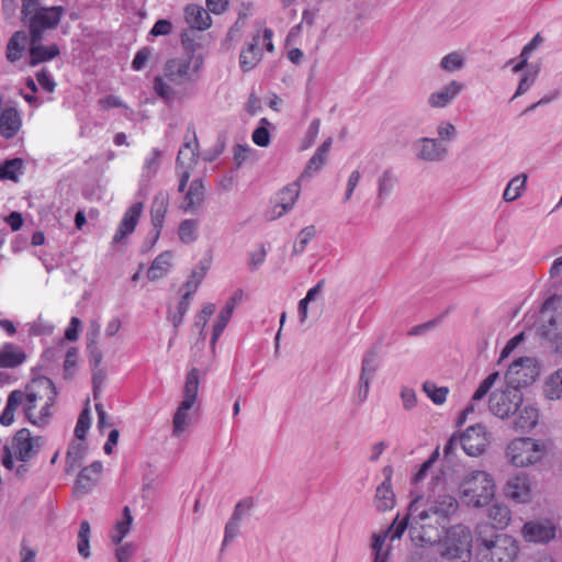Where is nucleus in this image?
I'll list each match as a JSON object with an SVG mask.
<instances>
[{"instance_id": "f257e3e1", "label": "nucleus", "mask_w": 562, "mask_h": 562, "mask_svg": "<svg viewBox=\"0 0 562 562\" xmlns=\"http://www.w3.org/2000/svg\"><path fill=\"white\" fill-rule=\"evenodd\" d=\"M459 510L458 499L447 492L446 482L436 476L431 480L429 494L416 497L409 505L414 526L412 539L420 547H432L440 540V526L449 521Z\"/></svg>"}, {"instance_id": "f03ea898", "label": "nucleus", "mask_w": 562, "mask_h": 562, "mask_svg": "<svg viewBox=\"0 0 562 562\" xmlns=\"http://www.w3.org/2000/svg\"><path fill=\"white\" fill-rule=\"evenodd\" d=\"M475 550L479 562H515L519 547L512 536L494 532L481 522L475 527Z\"/></svg>"}, {"instance_id": "7ed1b4c3", "label": "nucleus", "mask_w": 562, "mask_h": 562, "mask_svg": "<svg viewBox=\"0 0 562 562\" xmlns=\"http://www.w3.org/2000/svg\"><path fill=\"white\" fill-rule=\"evenodd\" d=\"M495 494V480L484 470L469 471L458 483L459 498L468 508L480 509L487 506L494 499Z\"/></svg>"}, {"instance_id": "20e7f679", "label": "nucleus", "mask_w": 562, "mask_h": 562, "mask_svg": "<svg viewBox=\"0 0 562 562\" xmlns=\"http://www.w3.org/2000/svg\"><path fill=\"white\" fill-rule=\"evenodd\" d=\"M65 13L63 5L44 7L38 0H22V21L29 27L30 43H41L44 33L55 30Z\"/></svg>"}, {"instance_id": "39448f33", "label": "nucleus", "mask_w": 562, "mask_h": 562, "mask_svg": "<svg viewBox=\"0 0 562 562\" xmlns=\"http://www.w3.org/2000/svg\"><path fill=\"white\" fill-rule=\"evenodd\" d=\"M475 535L469 526L458 522L449 527L440 526V540L432 547H439L441 558L453 562H470Z\"/></svg>"}, {"instance_id": "423d86ee", "label": "nucleus", "mask_w": 562, "mask_h": 562, "mask_svg": "<svg viewBox=\"0 0 562 562\" xmlns=\"http://www.w3.org/2000/svg\"><path fill=\"white\" fill-rule=\"evenodd\" d=\"M547 453V443L531 437L514 438L505 448V459L515 468L537 465L546 458Z\"/></svg>"}, {"instance_id": "0eeeda50", "label": "nucleus", "mask_w": 562, "mask_h": 562, "mask_svg": "<svg viewBox=\"0 0 562 562\" xmlns=\"http://www.w3.org/2000/svg\"><path fill=\"white\" fill-rule=\"evenodd\" d=\"M205 5L207 10L193 3L184 8V19L189 29L182 32L181 43L190 58H193L196 49L202 46L201 32L211 25V16L209 14V11H211V0H205Z\"/></svg>"}, {"instance_id": "6e6552de", "label": "nucleus", "mask_w": 562, "mask_h": 562, "mask_svg": "<svg viewBox=\"0 0 562 562\" xmlns=\"http://www.w3.org/2000/svg\"><path fill=\"white\" fill-rule=\"evenodd\" d=\"M199 376L200 372L196 368H192L187 374L186 383L183 386V400L177 408L172 419L173 436H180V434L183 432L190 425L192 415L189 414V411L193 409L196 403Z\"/></svg>"}, {"instance_id": "1a4fd4ad", "label": "nucleus", "mask_w": 562, "mask_h": 562, "mask_svg": "<svg viewBox=\"0 0 562 562\" xmlns=\"http://www.w3.org/2000/svg\"><path fill=\"white\" fill-rule=\"evenodd\" d=\"M522 398L520 389L507 383L505 387L496 389L491 394L490 411L501 419H508L517 411L518 405L522 404Z\"/></svg>"}, {"instance_id": "9d476101", "label": "nucleus", "mask_w": 562, "mask_h": 562, "mask_svg": "<svg viewBox=\"0 0 562 562\" xmlns=\"http://www.w3.org/2000/svg\"><path fill=\"white\" fill-rule=\"evenodd\" d=\"M539 373L538 360L532 357H522L509 366L506 372V381L508 384L520 389V386L531 384Z\"/></svg>"}, {"instance_id": "9b49d317", "label": "nucleus", "mask_w": 562, "mask_h": 562, "mask_svg": "<svg viewBox=\"0 0 562 562\" xmlns=\"http://www.w3.org/2000/svg\"><path fill=\"white\" fill-rule=\"evenodd\" d=\"M380 368V359L376 350H369L362 358L359 381L355 393V401L358 405L363 404L370 393L371 383Z\"/></svg>"}, {"instance_id": "f8f14e48", "label": "nucleus", "mask_w": 562, "mask_h": 562, "mask_svg": "<svg viewBox=\"0 0 562 562\" xmlns=\"http://www.w3.org/2000/svg\"><path fill=\"white\" fill-rule=\"evenodd\" d=\"M272 36V30L265 29L262 35L257 34L254 36L248 47L241 50L239 63L244 71H249L258 65L262 56V47H265L270 53L274 50Z\"/></svg>"}, {"instance_id": "ddd939ff", "label": "nucleus", "mask_w": 562, "mask_h": 562, "mask_svg": "<svg viewBox=\"0 0 562 562\" xmlns=\"http://www.w3.org/2000/svg\"><path fill=\"white\" fill-rule=\"evenodd\" d=\"M196 137L195 134L193 133L192 138L186 137L183 145L180 147L178 151V156L176 159V171L179 176L178 192H184L188 181L190 179V170L196 164Z\"/></svg>"}, {"instance_id": "4468645a", "label": "nucleus", "mask_w": 562, "mask_h": 562, "mask_svg": "<svg viewBox=\"0 0 562 562\" xmlns=\"http://www.w3.org/2000/svg\"><path fill=\"white\" fill-rule=\"evenodd\" d=\"M490 443V434L482 424L469 426L460 435V446L470 457H479L485 452Z\"/></svg>"}, {"instance_id": "2eb2a0df", "label": "nucleus", "mask_w": 562, "mask_h": 562, "mask_svg": "<svg viewBox=\"0 0 562 562\" xmlns=\"http://www.w3.org/2000/svg\"><path fill=\"white\" fill-rule=\"evenodd\" d=\"M44 437L32 436L27 428L18 430L12 438V448L15 451V458L21 462H27L34 458L42 445Z\"/></svg>"}, {"instance_id": "dca6fc26", "label": "nucleus", "mask_w": 562, "mask_h": 562, "mask_svg": "<svg viewBox=\"0 0 562 562\" xmlns=\"http://www.w3.org/2000/svg\"><path fill=\"white\" fill-rule=\"evenodd\" d=\"M504 494L514 503H530L532 499V483L529 475L517 473L508 477L504 485Z\"/></svg>"}, {"instance_id": "f3484780", "label": "nucleus", "mask_w": 562, "mask_h": 562, "mask_svg": "<svg viewBox=\"0 0 562 562\" xmlns=\"http://www.w3.org/2000/svg\"><path fill=\"white\" fill-rule=\"evenodd\" d=\"M464 90L461 81L451 79L427 97V105L434 110H442L451 105Z\"/></svg>"}, {"instance_id": "a211bd4d", "label": "nucleus", "mask_w": 562, "mask_h": 562, "mask_svg": "<svg viewBox=\"0 0 562 562\" xmlns=\"http://www.w3.org/2000/svg\"><path fill=\"white\" fill-rule=\"evenodd\" d=\"M413 147L416 158L424 162L443 161L449 154V147L442 146L432 137H420L415 140Z\"/></svg>"}, {"instance_id": "6ab92c4d", "label": "nucleus", "mask_w": 562, "mask_h": 562, "mask_svg": "<svg viewBox=\"0 0 562 562\" xmlns=\"http://www.w3.org/2000/svg\"><path fill=\"white\" fill-rule=\"evenodd\" d=\"M555 526L549 520H535L526 522L521 528V536L528 542L547 543L555 538Z\"/></svg>"}, {"instance_id": "aec40b11", "label": "nucleus", "mask_w": 562, "mask_h": 562, "mask_svg": "<svg viewBox=\"0 0 562 562\" xmlns=\"http://www.w3.org/2000/svg\"><path fill=\"white\" fill-rule=\"evenodd\" d=\"M512 425L516 431L528 432L532 430L539 420V409L536 405L522 400L517 411L512 414Z\"/></svg>"}, {"instance_id": "412c9836", "label": "nucleus", "mask_w": 562, "mask_h": 562, "mask_svg": "<svg viewBox=\"0 0 562 562\" xmlns=\"http://www.w3.org/2000/svg\"><path fill=\"white\" fill-rule=\"evenodd\" d=\"M243 299L244 292L241 290H236L218 311L216 318L213 322V346L220 336L224 333L233 316L234 311L241 303Z\"/></svg>"}, {"instance_id": "4be33fe9", "label": "nucleus", "mask_w": 562, "mask_h": 562, "mask_svg": "<svg viewBox=\"0 0 562 562\" xmlns=\"http://www.w3.org/2000/svg\"><path fill=\"white\" fill-rule=\"evenodd\" d=\"M168 205L169 199L167 193L159 192L153 200L150 216L155 234L148 248L153 247L160 236L161 229L164 227V220L168 211Z\"/></svg>"}, {"instance_id": "5701e85b", "label": "nucleus", "mask_w": 562, "mask_h": 562, "mask_svg": "<svg viewBox=\"0 0 562 562\" xmlns=\"http://www.w3.org/2000/svg\"><path fill=\"white\" fill-rule=\"evenodd\" d=\"M383 471L386 475L385 481L376 487L373 499L374 507L379 512H387L395 506V494L391 486L392 470L386 467Z\"/></svg>"}, {"instance_id": "b1692460", "label": "nucleus", "mask_w": 562, "mask_h": 562, "mask_svg": "<svg viewBox=\"0 0 562 562\" xmlns=\"http://www.w3.org/2000/svg\"><path fill=\"white\" fill-rule=\"evenodd\" d=\"M143 203H134L124 214L113 237V243H120L125 236L132 234L143 212Z\"/></svg>"}, {"instance_id": "393cba45", "label": "nucleus", "mask_w": 562, "mask_h": 562, "mask_svg": "<svg viewBox=\"0 0 562 562\" xmlns=\"http://www.w3.org/2000/svg\"><path fill=\"white\" fill-rule=\"evenodd\" d=\"M22 126V120L15 108L7 106L0 113V135L5 139L13 138Z\"/></svg>"}, {"instance_id": "a878e982", "label": "nucleus", "mask_w": 562, "mask_h": 562, "mask_svg": "<svg viewBox=\"0 0 562 562\" xmlns=\"http://www.w3.org/2000/svg\"><path fill=\"white\" fill-rule=\"evenodd\" d=\"M497 378L498 372H493L481 382V384L479 385V387L476 389L472 396L471 403L459 415L457 419L458 426L463 425L468 420L469 415L474 413L475 402L482 400L487 394V392L496 382Z\"/></svg>"}, {"instance_id": "bb28decb", "label": "nucleus", "mask_w": 562, "mask_h": 562, "mask_svg": "<svg viewBox=\"0 0 562 562\" xmlns=\"http://www.w3.org/2000/svg\"><path fill=\"white\" fill-rule=\"evenodd\" d=\"M467 54L461 49H456L449 52L440 58L438 68L446 75H453L464 70L467 67Z\"/></svg>"}, {"instance_id": "cd10ccee", "label": "nucleus", "mask_w": 562, "mask_h": 562, "mask_svg": "<svg viewBox=\"0 0 562 562\" xmlns=\"http://www.w3.org/2000/svg\"><path fill=\"white\" fill-rule=\"evenodd\" d=\"M102 469L103 465L100 461H94L89 467H85L77 476L75 491L80 494L89 493L97 482L92 474L99 475Z\"/></svg>"}, {"instance_id": "c85d7f7f", "label": "nucleus", "mask_w": 562, "mask_h": 562, "mask_svg": "<svg viewBox=\"0 0 562 562\" xmlns=\"http://www.w3.org/2000/svg\"><path fill=\"white\" fill-rule=\"evenodd\" d=\"M546 328V336L554 353L562 356V315H550Z\"/></svg>"}, {"instance_id": "c756f323", "label": "nucleus", "mask_w": 562, "mask_h": 562, "mask_svg": "<svg viewBox=\"0 0 562 562\" xmlns=\"http://www.w3.org/2000/svg\"><path fill=\"white\" fill-rule=\"evenodd\" d=\"M542 395L548 401L562 400V367L543 379Z\"/></svg>"}, {"instance_id": "7c9ffc66", "label": "nucleus", "mask_w": 562, "mask_h": 562, "mask_svg": "<svg viewBox=\"0 0 562 562\" xmlns=\"http://www.w3.org/2000/svg\"><path fill=\"white\" fill-rule=\"evenodd\" d=\"M30 66H36L41 63L49 61L60 54L57 44L48 46L42 45L41 43H31L30 47Z\"/></svg>"}, {"instance_id": "2f4dec72", "label": "nucleus", "mask_w": 562, "mask_h": 562, "mask_svg": "<svg viewBox=\"0 0 562 562\" xmlns=\"http://www.w3.org/2000/svg\"><path fill=\"white\" fill-rule=\"evenodd\" d=\"M487 517L492 521V529H504L512 520V512L506 504L496 502L488 507Z\"/></svg>"}, {"instance_id": "473e14b6", "label": "nucleus", "mask_w": 562, "mask_h": 562, "mask_svg": "<svg viewBox=\"0 0 562 562\" xmlns=\"http://www.w3.org/2000/svg\"><path fill=\"white\" fill-rule=\"evenodd\" d=\"M527 180L528 176L526 173L512 178L503 192V200L505 202H514L519 199L527 189Z\"/></svg>"}, {"instance_id": "72a5a7b5", "label": "nucleus", "mask_w": 562, "mask_h": 562, "mask_svg": "<svg viewBox=\"0 0 562 562\" xmlns=\"http://www.w3.org/2000/svg\"><path fill=\"white\" fill-rule=\"evenodd\" d=\"M171 259L172 254L170 251H164L157 256L147 271V278L150 281H156L165 277L171 267Z\"/></svg>"}, {"instance_id": "f704fd0d", "label": "nucleus", "mask_w": 562, "mask_h": 562, "mask_svg": "<svg viewBox=\"0 0 562 562\" xmlns=\"http://www.w3.org/2000/svg\"><path fill=\"white\" fill-rule=\"evenodd\" d=\"M24 394L20 390L12 391L7 400V404L4 409L0 415V424L4 427H8L14 422V413L16 408L21 405L23 401Z\"/></svg>"}, {"instance_id": "c9c22d12", "label": "nucleus", "mask_w": 562, "mask_h": 562, "mask_svg": "<svg viewBox=\"0 0 562 562\" xmlns=\"http://www.w3.org/2000/svg\"><path fill=\"white\" fill-rule=\"evenodd\" d=\"M26 41L27 36L24 31L13 33L7 45V58L9 61L15 63L21 59Z\"/></svg>"}, {"instance_id": "e433bc0d", "label": "nucleus", "mask_w": 562, "mask_h": 562, "mask_svg": "<svg viewBox=\"0 0 562 562\" xmlns=\"http://www.w3.org/2000/svg\"><path fill=\"white\" fill-rule=\"evenodd\" d=\"M87 452V446L82 442L72 441L66 454V473H70L81 465Z\"/></svg>"}, {"instance_id": "4c0bfd02", "label": "nucleus", "mask_w": 562, "mask_h": 562, "mask_svg": "<svg viewBox=\"0 0 562 562\" xmlns=\"http://www.w3.org/2000/svg\"><path fill=\"white\" fill-rule=\"evenodd\" d=\"M204 198V184L201 178L192 180L188 192L184 195V204L181 206L183 211H189L199 205Z\"/></svg>"}, {"instance_id": "58836bf2", "label": "nucleus", "mask_w": 562, "mask_h": 562, "mask_svg": "<svg viewBox=\"0 0 562 562\" xmlns=\"http://www.w3.org/2000/svg\"><path fill=\"white\" fill-rule=\"evenodd\" d=\"M24 161L22 158L7 159L0 164V180H11L16 182L19 176L23 173Z\"/></svg>"}, {"instance_id": "ea45409f", "label": "nucleus", "mask_w": 562, "mask_h": 562, "mask_svg": "<svg viewBox=\"0 0 562 562\" xmlns=\"http://www.w3.org/2000/svg\"><path fill=\"white\" fill-rule=\"evenodd\" d=\"M396 177L390 169L384 170L378 178V199L383 201L391 195L396 184Z\"/></svg>"}, {"instance_id": "a19ab883", "label": "nucleus", "mask_w": 562, "mask_h": 562, "mask_svg": "<svg viewBox=\"0 0 562 562\" xmlns=\"http://www.w3.org/2000/svg\"><path fill=\"white\" fill-rule=\"evenodd\" d=\"M161 151L158 148H154L150 153V156L146 158L143 172H142V182H149L150 179L158 172L160 167Z\"/></svg>"}, {"instance_id": "79ce46f5", "label": "nucleus", "mask_w": 562, "mask_h": 562, "mask_svg": "<svg viewBox=\"0 0 562 562\" xmlns=\"http://www.w3.org/2000/svg\"><path fill=\"white\" fill-rule=\"evenodd\" d=\"M437 137H432L437 142L439 140L442 146H448L457 138V127L447 120L440 121L436 127Z\"/></svg>"}, {"instance_id": "37998d69", "label": "nucleus", "mask_w": 562, "mask_h": 562, "mask_svg": "<svg viewBox=\"0 0 562 562\" xmlns=\"http://www.w3.org/2000/svg\"><path fill=\"white\" fill-rule=\"evenodd\" d=\"M4 368H16L25 361V353L22 350H14L13 345L7 344L1 351Z\"/></svg>"}, {"instance_id": "c03bdc74", "label": "nucleus", "mask_w": 562, "mask_h": 562, "mask_svg": "<svg viewBox=\"0 0 562 562\" xmlns=\"http://www.w3.org/2000/svg\"><path fill=\"white\" fill-rule=\"evenodd\" d=\"M90 524L88 520H82L80 522V528L78 532V552L79 554L88 559L90 557Z\"/></svg>"}, {"instance_id": "a18cd8bd", "label": "nucleus", "mask_w": 562, "mask_h": 562, "mask_svg": "<svg viewBox=\"0 0 562 562\" xmlns=\"http://www.w3.org/2000/svg\"><path fill=\"white\" fill-rule=\"evenodd\" d=\"M189 70V63L181 59L168 60L165 67V75L170 80H177L187 76Z\"/></svg>"}, {"instance_id": "49530a36", "label": "nucleus", "mask_w": 562, "mask_h": 562, "mask_svg": "<svg viewBox=\"0 0 562 562\" xmlns=\"http://www.w3.org/2000/svg\"><path fill=\"white\" fill-rule=\"evenodd\" d=\"M301 191V184L299 181H294L293 183L285 187L279 193V202L280 204L285 205V207L292 210L294 206Z\"/></svg>"}, {"instance_id": "de8ad7c7", "label": "nucleus", "mask_w": 562, "mask_h": 562, "mask_svg": "<svg viewBox=\"0 0 562 562\" xmlns=\"http://www.w3.org/2000/svg\"><path fill=\"white\" fill-rule=\"evenodd\" d=\"M423 391L427 394V396L436 405L443 404L446 402L447 395L449 393L448 387H446V386H437L431 381H426L423 384Z\"/></svg>"}, {"instance_id": "09e8293b", "label": "nucleus", "mask_w": 562, "mask_h": 562, "mask_svg": "<svg viewBox=\"0 0 562 562\" xmlns=\"http://www.w3.org/2000/svg\"><path fill=\"white\" fill-rule=\"evenodd\" d=\"M241 525L228 520L224 528V537L218 550V555H223L226 549L234 542L240 535Z\"/></svg>"}, {"instance_id": "8fccbe9b", "label": "nucleus", "mask_w": 562, "mask_h": 562, "mask_svg": "<svg viewBox=\"0 0 562 562\" xmlns=\"http://www.w3.org/2000/svg\"><path fill=\"white\" fill-rule=\"evenodd\" d=\"M386 538L387 532L372 535L371 549L374 552V562H387L389 549H383Z\"/></svg>"}, {"instance_id": "3c124183", "label": "nucleus", "mask_w": 562, "mask_h": 562, "mask_svg": "<svg viewBox=\"0 0 562 562\" xmlns=\"http://www.w3.org/2000/svg\"><path fill=\"white\" fill-rule=\"evenodd\" d=\"M254 507L251 498L240 499L234 507L233 514L228 520L241 525L243 521L249 516Z\"/></svg>"}, {"instance_id": "603ef678", "label": "nucleus", "mask_w": 562, "mask_h": 562, "mask_svg": "<svg viewBox=\"0 0 562 562\" xmlns=\"http://www.w3.org/2000/svg\"><path fill=\"white\" fill-rule=\"evenodd\" d=\"M191 296L189 294H182L179 301L177 311L171 313L169 311L168 318L171 321L175 330L182 324L184 315L187 314L190 305Z\"/></svg>"}, {"instance_id": "864d4df0", "label": "nucleus", "mask_w": 562, "mask_h": 562, "mask_svg": "<svg viewBox=\"0 0 562 562\" xmlns=\"http://www.w3.org/2000/svg\"><path fill=\"white\" fill-rule=\"evenodd\" d=\"M198 222L195 220H184L179 225V238L184 244H191L196 239Z\"/></svg>"}, {"instance_id": "5fc2aeb1", "label": "nucleus", "mask_w": 562, "mask_h": 562, "mask_svg": "<svg viewBox=\"0 0 562 562\" xmlns=\"http://www.w3.org/2000/svg\"><path fill=\"white\" fill-rule=\"evenodd\" d=\"M259 124L260 125L252 132L251 139L257 146L268 147L270 144V132L267 126L270 125V122L266 117H262Z\"/></svg>"}, {"instance_id": "6e6d98bb", "label": "nucleus", "mask_w": 562, "mask_h": 562, "mask_svg": "<svg viewBox=\"0 0 562 562\" xmlns=\"http://www.w3.org/2000/svg\"><path fill=\"white\" fill-rule=\"evenodd\" d=\"M316 229L314 226H307L303 228L296 237V240L293 245V252L296 255L302 254L305 250L307 244L315 237Z\"/></svg>"}, {"instance_id": "4d7b16f0", "label": "nucleus", "mask_w": 562, "mask_h": 562, "mask_svg": "<svg viewBox=\"0 0 562 562\" xmlns=\"http://www.w3.org/2000/svg\"><path fill=\"white\" fill-rule=\"evenodd\" d=\"M32 387L42 389V391L48 392L49 394L47 396L46 403H50V407L54 405L57 391L54 382L49 378L40 376L32 380Z\"/></svg>"}, {"instance_id": "13d9d810", "label": "nucleus", "mask_w": 562, "mask_h": 562, "mask_svg": "<svg viewBox=\"0 0 562 562\" xmlns=\"http://www.w3.org/2000/svg\"><path fill=\"white\" fill-rule=\"evenodd\" d=\"M206 269V267L202 266L199 269H194L192 271L189 280L184 284L183 294H189V296H192L196 292L201 281L205 277Z\"/></svg>"}, {"instance_id": "bf43d9fd", "label": "nucleus", "mask_w": 562, "mask_h": 562, "mask_svg": "<svg viewBox=\"0 0 562 562\" xmlns=\"http://www.w3.org/2000/svg\"><path fill=\"white\" fill-rule=\"evenodd\" d=\"M91 425V416L88 407L83 408L80 413L76 427H75V437L79 440H85L87 431L89 430Z\"/></svg>"}, {"instance_id": "052dcab7", "label": "nucleus", "mask_w": 562, "mask_h": 562, "mask_svg": "<svg viewBox=\"0 0 562 562\" xmlns=\"http://www.w3.org/2000/svg\"><path fill=\"white\" fill-rule=\"evenodd\" d=\"M538 70L525 71L518 82L514 98L525 94L536 82Z\"/></svg>"}, {"instance_id": "680f3d73", "label": "nucleus", "mask_w": 562, "mask_h": 562, "mask_svg": "<svg viewBox=\"0 0 562 562\" xmlns=\"http://www.w3.org/2000/svg\"><path fill=\"white\" fill-rule=\"evenodd\" d=\"M209 316H211V306L205 305L194 317L193 330H196L203 340L206 338L204 329L207 324Z\"/></svg>"}, {"instance_id": "e2e57ef3", "label": "nucleus", "mask_w": 562, "mask_h": 562, "mask_svg": "<svg viewBox=\"0 0 562 562\" xmlns=\"http://www.w3.org/2000/svg\"><path fill=\"white\" fill-rule=\"evenodd\" d=\"M400 396L402 400V406H403L404 411L411 412L412 409H414L417 406V403H418L417 395H416V392L412 387L403 386L401 389Z\"/></svg>"}, {"instance_id": "0e129e2a", "label": "nucleus", "mask_w": 562, "mask_h": 562, "mask_svg": "<svg viewBox=\"0 0 562 562\" xmlns=\"http://www.w3.org/2000/svg\"><path fill=\"white\" fill-rule=\"evenodd\" d=\"M325 161H326L325 158H323L322 156H319L318 154L315 153L312 156V158L308 160L300 179L310 178L314 173L318 172L322 169V167L324 166Z\"/></svg>"}, {"instance_id": "69168bd1", "label": "nucleus", "mask_w": 562, "mask_h": 562, "mask_svg": "<svg viewBox=\"0 0 562 562\" xmlns=\"http://www.w3.org/2000/svg\"><path fill=\"white\" fill-rule=\"evenodd\" d=\"M407 528V519L403 518L400 519L398 515L394 519L393 524L390 526V528L385 531L387 532V537H390L391 541H394L396 539H401L403 533L405 532Z\"/></svg>"}, {"instance_id": "338daca9", "label": "nucleus", "mask_w": 562, "mask_h": 562, "mask_svg": "<svg viewBox=\"0 0 562 562\" xmlns=\"http://www.w3.org/2000/svg\"><path fill=\"white\" fill-rule=\"evenodd\" d=\"M150 55H151V48L150 47L145 46V47L140 48L136 53V55H135V57H134V59L132 61V68L134 70L143 69L145 67L146 63L148 61Z\"/></svg>"}, {"instance_id": "774afa93", "label": "nucleus", "mask_w": 562, "mask_h": 562, "mask_svg": "<svg viewBox=\"0 0 562 562\" xmlns=\"http://www.w3.org/2000/svg\"><path fill=\"white\" fill-rule=\"evenodd\" d=\"M36 79L40 83V86L46 91V92H54L55 88H56V82L54 81V79L50 77V75L48 74V71L46 70V68H43L41 69L37 74H36Z\"/></svg>"}]
</instances>
